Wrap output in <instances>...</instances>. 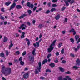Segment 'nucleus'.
Instances as JSON below:
<instances>
[{"instance_id":"1","label":"nucleus","mask_w":80,"mask_h":80,"mask_svg":"<svg viewBox=\"0 0 80 80\" xmlns=\"http://www.w3.org/2000/svg\"><path fill=\"white\" fill-rule=\"evenodd\" d=\"M1 72L5 76H8L9 75L12 73V69L10 68H7L5 69V71L2 70Z\"/></svg>"},{"instance_id":"2","label":"nucleus","mask_w":80,"mask_h":80,"mask_svg":"<svg viewBox=\"0 0 80 80\" xmlns=\"http://www.w3.org/2000/svg\"><path fill=\"white\" fill-rule=\"evenodd\" d=\"M18 0H14L13 1V3H12V5H11V6L10 7V8L9 9V10L10 11L11 10L13 9V8H14L16 6V3L15 2H17Z\"/></svg>"},{"instance_id":"3","label":"nucleus","mask_w":80,"mask_h":80,"mask_svg":"<svg viewBox=\"0 0 80 80\" xmlns=\"http://www.w3.org/2000/svg\"><path fill=\"white\" fill-rule=\"evenodd\" d=\"M26 5L27 7H30L31 9H33V7H34V5H33V4L32 3L31 4H30V2H28L27 4Z\"/></svg>"},{"instance_id":"4","label":"nucleus","mask_w":80,"mask_h":80,"mask_svg":"<svg viewBox=\"0 0 80 80\" xmlns=\"http://www.w3.org/2000/svg\"><path fill=\"white\" fill-rule=\"evenodd\" d=\"M38 65L39 66H37L36 68L38 70L39 72H40V70L42 68V63L41 62H39Z\"/></svg>"},{"instance_id":"5","label":"nucleus","mask_w":80,"mask_h":80,"mask_svg":"<svg viewBox=\"0 0 80 80\" xmlns=\"http://www.w3.org/2000/svg\"><path fill=\"white\" fill-rule=\"evenodd\" d=\"M29 61L31 63H33L34 62V57L33 56H29Z\"/></svg>"},{"instance_id":"6","label":"nucleus","mask_w":80,"mask_h":80,"mask_svg":"<svg viewBox=\"0 0 80 80\" xmlns=\"http://www.w3.org/2000/svg\"><path fill=\"white\" fill-rule=\"evenodd\" d=\"M53 48H54L53 47V44H51L50 46V48L48 49V53L51 52L53 50Z\"/></svg>"},{"instance_id":"7","label":"nucleus","mask_w":80,"mask_h":80,"mask_svg":"<svg viewBox=\"0 0 80 80\" xmlns=\"http://www.w3.org/2000/svg\"><path fill=\"white\" fill-rule=\"evenodd\" d=\"M29 76V75L28 73H25L23 75V78H25V79H27V78H28Z\"/></svg>"},{"instance_id":"8","label":"nucleus","mask_w":80,"mask_h":80,"mask_svg":"<svg viewBox=\"0 0 80 80\" xmlns=\"http://www.w3.org/2000/svg\"><path fill=\"white\" fill-rule=\"evenodd\" d=\"M76 66H80V59L79 58L77 59L76 63Z\"/></svg>"},{"instance_id":"9","label":"nucleus","mask_w":80,"mask_h":80,"mask_svg":"<svg viewBox=\"0 0 80 80\" xmlns=\"http://www.w3.org/2000/svg\"><path fill=\"white\" fill-rule=\"evenodd\" d=\"M10 43L11 44L9 45L8 48L9 50H10V49H11V48L13 46V44L12 43V41L10 42Z\"/></svg>"},{"instance_id":"10","label":"nucleus","mask_w":80,"mask_h":80,"mask_svg":"<svg viewBox=\"0 0 80 80\" xmlns=\"http://www.w3.org/2000/svg\"><path fill=\"white\" fill-rule=\"evenodd\" d=\"M58 68H59L60 71L62 72H65V69L59 67H58Z\"/></svg>"},{"instance_id":"11","label":"nucleus","mask_w":80,"mask_h":80,"mask_svg":"<svg viewBox=\"0 0 80 80\" xmlns=\"http://www.w3.org/2000/svg\"><path fill=\"white\" fill-rule=\"evenodd\" d=\"M27 14H23L22 15L19 17V18H20V19H21L22 18H24V17L27 16Z\"/></svg>"},{"instance_id":"12","label":"nucleus","mask_w":80,"mask_h":80,"mask_svg":"<svg viewBox=\"0 0 80 80\" xmlns=\"http://www.w3.org/2000/svg\"><path fill=\"white\" fill-rule=\"evenodd\" d=\"M60 18V14L58 15L57 16L55 17V19L57 20H59Z\"/></svg>"},{"instance_id":"13","label":"nucleus","mask_w":80,"mask_h":80,"mask_svg":"<svg viewBox=\"0 0 80 80\" xmlns=\"http://www.w3.org/2000/svg\"><path fill=\"white\" fill-rule=\"evenodd\" d=\"M26 41L28 42V46H30V40L27 38H26L25 39Z\"/></svg>"},{"instance_id":"14","label":"nucleus","mask_w":80,"mask_h":80,"mask_svg":"<svg viewBox=\"0 0 80 80\" xmlns=\"http://www.w3.org/2000/svg\"><path fill=\"white\" fill-rule=\"evenodd\" d=\"M16 8L17 9H20L22 8V7L21 5H16Z\"/></svg>"},{"instance_id":"15","label":"nucleus","mask_w":80,"mask_h":80,"mask_svg":"<svg viewBox=\"0 0 80 80\" xmlns=\"http://www.w3.org/2000/svg\"><path fill=\"white\" fill-rule=\"evenodd\" d=\"M47 62H48V60L47 59H45L44 60L42 61V65H45V63Z\"/></svg>"},{"instance_id":"16","label":"nucleus","mask_w":80,"mask_h":80,"mask_svg":"<svg viewBox=\"0 0 80 80\" xmlns=\"http://www.w3.org/2000/svg\"><path fill=\"white\" fill-rule=\"evenodd\" d=\"M8 41V38H7L5 37V36H4V39L3 40V42H6Z\"/></svg>"},{"instance_id":"17","label":"nucleus","mask_w":80,"mask_h":80,"mask_svg":"<svg viewBox=\"0 0 80 80\" xmlns=\"http://www.w3.org/2000/svg\"><path fill=\"white\" fill-rule=\"evenodd\" d=\"M77 48H75L74 49V50L75 51H76V52H77V50H79V49H80V44H79L78 45V46L77 47Z\"/></svg>"},{"instance_id":"18","label":"nucleus","mask_w":80,"mask_h":80,"mask_svg":"<svg viewBox=\"0 0 80 80\" xmlns=\"http://www.w3.org/2000/svg\"><path fill=\"white\" fill-rule=\"evenodd\" d=\"M25 32H22V35L21 37V38H25Z\"/></svg>"},{"instance_id":"19","label":"nucleus","mask_w":80,"mask_h":80,"mask_svg":"<svg viewBox=\"0 0 80 80\" xmlns=\"http://www.w3.org/2000/svg\"><path fill=\"white\" fill-rule=\"evenodd\" d=\"M75 39L76 41H78V40L79 38H80V36L78 35H76L75 37Z\"/></svg>"},{"instance_id":"20","label":"nucleus","mask_w":80,"mask_h":80,"mask_svg":"<svg viewBox=\"0 0 80 80\" xmlns=\"http://www.w3.org/2000/svg\"><path fill=\"white\" fill-rule=\"evenodd\" d=\"M35 49H34L32 52V55L34 56H35V55H36V53H35Z\"/></svg>"},{"instance_id":"21","label":"nucleus","mask_w":80,"mask_h":80,"mask_svg":"<svg viewBox=\"0 0 80 80\" xmlns=\"http://www.w3.org/2000/svg\"><path fill=\"white\" fill-rule=\"evenodd\" d=\"M55 63H51L50 64H49V66H50V67H55Z\"/></svg>"},{"instance_id":"22","label":"nucleus","mask_w":80,"mask_h":80,"mask_svg":"<svg viewBox=\"0 0 80 80\" xmlns=\"http://www.w3.org/2000/svg\"><path fill=\"white\" fill-rule=\"evenodd\" d=\"M64 1L66 3V6H69V4H68V1H67L66 0H64Z\"/></svg>"},{"instance_id":"23","label":"nucleus","mask_w":80,"mask_h":80,"mask_svg":"<svg viewBox=\"0 0 80 80\" xmlns=\"http://www.w3.org/2000/svg\"><path fill=\"white\" fill-rule=\"evenodd\" d=\"M11 4V2H5V4L6 5V6H8Z\"/></svg>"},{"instance_id":"24","label":"nucleus","mask_w":80,"mask_h":80,"mask_svg":"<svg viewBox=\"0 0 80 80\" xmlns=\"http://www.w3.org/2000/svg\"><path fill=\"white\" fill-rule=\"evenodd\" d=\"M20 63L21 65H22L23 66L24 65V64H25V62L23 61H20Z\"/></svg>"},{"instance_id":"25","label":"nucleus","mask_w":80,"mask_h":80,"mask_svg":"<svg viewBox=\"0 0 80 80\" xmlns=\"http://www.w3.org/2000/svg\"><path fill=\"white\" fill-rule=\"evenodd\" d=\"M57 9L55 8H52L51 10V12H54V11H56Z\"/></svg>"},{"instance_id":"26","label":"nucleus","mask_w":80,"mask_h":80,"mask_svg":"<svg viewBox=\"0 0 80 80\" xmlns=\"http://www.w3.org/2000/svg\"><path fill=\"white\" fill-rule=\"evenodd\" d=\"M0 19L2 20H5V17L3 16H0Z\"/></svg>"},{"instance_id":"27","label":"nucleus","mask_w":80,"mask_h":80,"mask_svg":"<svg viewBox=\"0 0 80 80\" xmlns=\"http://www.w3.org/2000/svg\"><path fill=\"white\" fill-rule=\"evenodd\" d=\"M78 68H80V67H77L76 66H74L73 67V68H75V69H76L77 70Z\"/></svg>"},{"instance_id":"28","label":"nucleus","mask_w":80,"mask_h":80,"mask_svg":"<svg viewBox=\"0 0 80 80\" xmlns=\"http://www.w3.org/2000/svg\"><path fill=\"white\" fill-rule=\"evenodd\" d=\"M56 42H57V40H54L52 42V44L51 45H52V46L53 45H55V43H56Z\"/></svg>"},{"instance_id":"29","label":"nucleus","mask_w":80,"mask_h":80,"mask_svg":"<svg viewBox=\"0 0 80 80\" xmlns=\"http://www.w3.org/2000/svg\"><path fill=\"white\" fill-rule=\"evenodd\" d=\"M0 57H5V54L3 53H1L0 54Z\"/></svg>"},{"instance_id":"30","label":"nucleus","mask_w":80,"mask_h":80,"mask_svg":"<svg viewBox=\"0 0 80 80\" xmlns=\"http://www.w3.org/2000/svg\"><path fill=\"white\" fill-rule=\"evenodd\" d=\"M52 56V54H48L47 57V58H48V59H49L50 58V57Z\"/></svg>"},{"instance_id":"31","label":"nucleus","mask_w":80,"mask_h":80,"mask_svg":"<svg viewBox=\"0 0 80 80\" xmlns=\"http://www.w3.org/2000/svg\"><path fill=\"white\" fill-rule=\"evenodd\" d=\"M27 54V52L26 51H24V52L22 53V56H25V55Z\"/></svg>"},{"instance_id":"32","label":"nucleus","mask_w":80,"mask_h":80,"mask_svg":"<svg viewBox=\"0 0 80 80\" xmlns=\"http://www.w3.org/2000/svg\"><path fill=\"white\" fill-rule=\"evenodd\" d=\"M36 45L38 47H39L40 46V43L37 42H36Z\"/></svg>"},{"instance_id":"33","label":"nucleus","mask_w":80,"mask_h":80,"mask_svg":"<svg viewBox=\"0 0 80 80\" xmlns=\"http://www.w3.org/2000/svg\"><path fill=\"white\" fill-rule=\"evenodd\" d=\"M15 53H16L17 55H20V51H18L15 52Z\"/></svg>"},{"instance_id":"34","label":"nucleus","mask_w":80,"mask_h":80,"mask_svg":"<svg viewBox=\"0 0 80 80\" xmlns=\"http://www.w3.org/2000/svg\"><path fill=\"white\" fill-rule=\"evenodd\" d=\"M74 31H75V29H74L73 28H72V29H71V30L69 31V32L70 33H71L72 32H73Z\"/></svg>"},{"instance_id":"35","label":"nucleus","mask_w":80,"mask_h":80,"mask_svg":"<svg viewBox=\"0 0 80 80\" xmlns=\"http://www.w3.org/2000/svg\"><path fill=\"white\" fill-rule=\"evenodd\" d=\"M58 79L59 80H63L62 76H60L58 77Z\"/></svg>"},{"instance_id":"36","label":"nucleus","mask_w":80,"mask_h":80,"mask_svg":"<svg viewBox=\"0 0 80 80\" xmlns=\"http://www.w3.org/2000/svg\"><path fill=\"white\" fill-rule=\"evenodd\" d=\"M28 13L29 15H30V14H31V13H32V10H28Z\"/></svg>"},{"instance_id":"37","label":"nucleus","mask_w":80,"mask_h":80,"mask_svg":"<svg viewBox=\"0 0 80 80\" xmlns=\"http://www.w3.org/2000/svg\"><path fill=\"white\" fill-rule=\"evenodd\" d=\"M70 56L72 57H73V58H74V57H75V55H74V54H71L70 55Z\"/></svg>"},{"instance_id":"38","label":"nucleus","mask_w":80,"mask_h":80,"mask_svg":"<svg viewBox=\"0 0 80 80\" xmlns=\"http://www.w3.org/2000/svg\"><path fill=\"white\" fill-rule=\"evenodd\" d=\"M69 77H69L68 76H67L66 77V78H67L68 80H72V79H71V78H69Z\"/></svg>"},{"instance_id":"39","label":"nucleus","mask_w":80,"mask_h":80,"mask_svg":"<svg viewBox=\"0 0 80 80\" xmlns=\"http://www.w3.org/2000/svg\"><path fill=\"white\" fill-rule=\"evenodd\" d=\"M62 43H60L58 45V47L59 48H60V47H61V46H62Z\"/></svg>"},{"instance_id":"40","label":"nucleus","mask_w":80,"mask_h":80,"mask_svg":"<svg viewBox=\"0 0 80 80\" xmlns=\"http://www.w3.org/2000/svg\"><path fill=\"white\" fill-rule=\"evenodd\" d=\"M42 27L43 26H42V24H39L38 26V28L40 29L42 28Z\"/></svg>"},{"instance_id":"41","label":"nucleus","mask_w":80,"mask_h":80,"mask_svg":"<svg viewBox=\"0 0 80 80\" xmlns=\"http://www.w3.org/2000/svg\"><path fill=\"white\" fill-rule=\"evenodd\" d=\"M50 13V10H48L46 12V14H48V13Z\"/></svg>"},{"instance_id":"42","label":"nucleus","mask_w":80,"mask_h":80,"mask_svg":"<svg viewBox=\"0 0 80 80\" xmlns=\"http://www.w3.org/2000/svg\"><path fill=\"white\" fill-rule=\"evenodd\" d=\"M46 72H51V70L49 69H47L46 71Z\"/></svg>"},{"instance_id":"43","label":"nucleus","mask_w":80,"mask_h":80,"mask_svg":"<svg viewBox=\"0 0 80 80\" xmlns=\"http://www.w3.org/2000/svg\"><path fill=\"white\" fill-rule=\"evenodd\" d=\"M40 79L41 80H44V79H45V78L43 77H41L40 78Z\"/></svg>"},{"instance_id":"44","label":"nucleus","mask_w":80,"mask_h":80,"mask_svg":"<svg viewBox=\"0 0 80 80\" xmlns=\"http://www.w3.org/2000/svg\"><path fill=\"white\" fill-rule=\"evenodd\" d=\"M73 3H75V1L74 0H72L70 2L71 4H72Z\"/></svg>"},{"instance_id":"45","label":"nucleus","mask_w":80,"mask_h":80,"mask_svg":"<svg viewBox=\"0 0 80 80\" xmlns=\"http://www.w3.org/2000/svg\"><path fill=\"white\" fill-rule=\"evenodd\" d=\"M37 7L36 6L34 7V8H33V10L34 12L36 10V9H37Z\"/></svg>"},{"instance_id":"46","label":"nucleus","mask_w":80,"mask_h":80,"mask_svg":"<svg viewBox=\"0 0 80 80\" xmlns=\"http://www.w3.org/2000/svg\"><path fill=\"white\" fill-rule=\"evenodd\" d=\"M22 57H20L19 59V61L20 62L22 61Z\"/></svg>"},{"instance_id":"47","label":"nucleus","mask_w":80,"mask_h":80,"mask_svg":"<svg viewBox=\"0 0 80 80\" xmlns=\"http://www.w3.org/2000/svg\"><path fill=\"white\" fill-rule=\"evenodd\" d=\"M61 53L62 54H63L64 53V49H62L61 50Z\"/></svg>"},{"instance_id":"48","label":"nucleus","mask_w":80,"mask_h":80,"mask_svg":"<svg viewBox=\"0 0 80 80\" xmlns=\"http://www.w3.org/2000/svg\"><path fill=\"white\" fill-rule=\"evenodd\" d=\"M6 54L7 56L8 55V51L7 50L6 51Z\"/></svg>"},{"instance_id":"49","label":"nucleus","mask_w":80,"mask_h":80,"mask_svg":"<svg viewBox=\"0 0 80 80\" xmlns=\"http://www.w3.org/2000/svg\"><path fill=\"white\" fill-rule=\"evenodd\" d=\"M71 42H72V43H73L74 42V40L73 38H71L70 39Z\"/></svg>"},{"instance_id":"50","label":"nucleus","mask_w":80,"mask_h":80,"mask_svg":"<svg viewBox=\"0 0 80 80\" xmlns=\"http://www.w3.org/2000/svg\"><path fill=\"white\" fill-rule=\"evenodd\" d=\"M35 72L36 74H38V70L37 69H36L35 70Z\"/></svg>"},{"instance_id":"51","label":"nucleus","mask_w":80,"mask_h":80,"mask_svg":"<svg viewBox=\"0 0 80 80\" xmlns=\"http://www.w3.org/2000/svg\"><path fill=\"white\" fill-rule=\"evenodd\" d=\"M48 6L49 7H50L51 6V2H48Z\"/></svg>"},{"instance_id":"52","label":"nucleus","mask_w":80,"mask_h":80,"mask_svg":"<svg viewBox=\"0 0 80 80\" xmlns=\"http://www.w3.org/2000/svg\"><path fill=\"white\" fill-rule=\"evenodd\" d=\"M57 7V4H52V7Z\"/></svg>"},{"instance_id":"53","label":"nucleus","mask_w":80,"mask_h":80,"mask_svg":"<svg viewBox=\"0 0 80 80\" xmlns=\"http://www.w3.org/2000/svg\"><path fill=\"white\" fill-rule=\"evenodd\" d=\"M1 11L3 12H5V10H4V8H1Z\"/></svg>"},{"instance_id":"54","label":"nucleus","mask_w":80,"mask_h":80,"mask_svg":"<svg viewBox=\"0 0 80 80\" xmlns=\"http://www.w3.org/2000/svg\"><path fill=\"white\" fill-rule=\"evenodd\" d=\"M67 62V61L65 60H63L61 62V63H66Z\"/></svg>"},{"instance_id":"55","label":"nucleus","mask_w":80,"mask_h":80,"mask_svg":"<svg viewBox=\"0 0 80 80\" xmlns=\"http://www.w3.org/2000/svg\"><path fill=\"white\" fill-rule=\"evenodd\" d=\"M65 8H66V7L62 8L61 9V11H63V10H65Z\"/></svg>"},{"instance_id":"56","label":"nucleus","mask_w":80,"mask_h":80,"mask_svg":"<svg viewBox=\"0 0 80 80\" xmlns=\"http://www.w3.org/2000/svg\"><path fill=\"white\" fill-rule=\"evenodd\" d=\"M56 60L54 61V62H55V63H58V58H56Z\"/></svg>"},{"instance_id":"57","label":"nucleus","mask_w":80,"mask_h":80,"mask_svg":"<svg viewBox=\"0 0 80 80\" xmlns=\"http://www.w3.org/2000/svg\"><path fill=\"white\" fill-rule=\"evenodd\" d=\"M66 74H70V71H68L65 72Z\"/></svg>"},{"instance_id":"58","label":"nucleus","mask_w":80,"mask_h":80,"mask_svg":"<svg viewBox=\"0 0 80 80\" xmlns=\"http://www.w3.org/2000/svg\"><path fill=\"white\" fill-rule=\"evenodd\" d=\"M15 35H16V37H19V34H18L17 33H16Z\"/></svg>"},{"instance_id":"59","label":"nucleus","mask_w":80,"mask_h":80,"mask_svg":"<svg viewBox=\"0 0 80 80\" xmlns=\"http://www.w3.org/2000/svg\"><path fill=\"white\" fill-rule=\"evenodd\" d=\"M56 56H58V55H59V52H57L56 53Z\"/></svg>"},{"instance_id":"60","label":"nucleus","mask_w":80,"mask_h":80,"mask_svg":"<svg viewBox=\"0 0 80 80\" xmlns=\"http://www.w3.org/2000/svg\"><path fill=\"white\" fill-rule=\"evenodd\" d=\"M58 0H53L52 2L53 3H55V2H57Z\"/></svg>"},{"instance_id":"61","label":"nucleus","mask_w":80,"mask_h":80,"mask_svg":"<svg viewBox=\"0 0 80 80\" xmlns=\"http://www.w3.org/2000/svg\"><path fill=\"white\" fill-rule=\"evenodd\" d=\"M27 24L29 26H30V25H31V24L30 23V22H27Z\"/></svg>"},{"instance_id":"62","label":"nucleus","mask_w":80,"mask_h":80,"mask_svg":"<svg viewBox=\"0 0 80 80\" xmlns=\"http://www.w3.org/2000/svg\"><path fill=\"white\" fill-rule=\"evenodd\" d=\"M79 42H80V38H79L78 39V41L76 43L77 44H78V43H79Z\"/></svg>"},{"instance_id":"63","label":"nucleus","mask_w":80,"mask_h":80,"mask_svg":"<svg viewBox=\"0 0 80 80\" xmlns=\"http://www.w3.org/2000/svg\"><path fill=\"white\" fill-rule=\"evenodd\" d=\"M39 38H42V35L41 34H40V35L39 36Z\"/></svg>"},{"instance_id":"64","label":"nucleus","mask_w":80,"mask_h":80,"mask_svg":"<svg viewBox=\"0 0 80 80\" xmlns=\"http://www.w3.org/2000/svg\"><path fill=\"white\" fill-rule=\"evenodd\" d=\"M8 63L10 66H11V65H12V62H8Z\"/></svg>"}]
</instances>
